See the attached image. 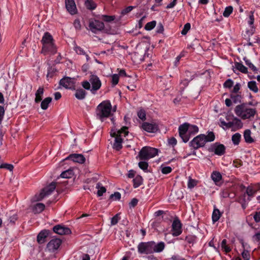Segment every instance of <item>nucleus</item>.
I'll return each mask as SVG.
<instances>
[{
    "mask_svg": "<svg viewBox=\"0 0 260 260\" xmlns=\"http://www.w3.org/2000/svg\"><path fill=\"white\" fill-rule=\"evenodd\" d=\"M245 194H244L242 197H240L238 200V202L241 204L242 207L243 209L246 208L248 202L250 200V198H248L246 200L245 199Z\"/></svg>",
    "mask_w": 260,
    "mask_h": 260,
    "instance_id": "nucleus-36",
    "label": "nucleus"
},
{
    "mask_svg": "<svg viewBox=\"0 0 260 260\" xmlns=\"http://www.w3.org/2000/svg\"><path fill=\"white\" fill-rule=\"evenodd\" d=\"M234 112L237 116L245 120L253 117L256 113V109L250 107V104L243 103L236 106Z\"/></svg>",
    "mask_w": 260,
    "mask_h": 260,
    "instance_id": "nucleus-2",
    "label": "nucleus"
},
{
    "mask_svg": "<svg viewBox=\"0 0 260 260\" xmlns=\"http://www.w3.org/2000/svg\"><path fill=\"white\" fill-rule=\"evenodd\" d=\"M222 249L226 253L229 252L231 250V248L226 245V240L223 239L221 243Z\"/></svg>",
    "mask_w": 260,
    "mask_h": 260,
    "instance_id": "nucleus-44",
    "label": "nucleus"
},
{
    "mask_svg": "<svg viewBox=\"0 0 260 260\" xmlns=\"http://www.w3.org/2000/svg\"><path fill=\"white\" fill-rule=\"evenodd\" d=\"M205 141L207 142H212L215 140V135L212 132L208 133L207 135H205Z\"/></svg>",
    "mask_w": 260,
    "mask_h": 260,
    "instance_id": "nucleus-43",
    "label": "nucleus"
},
{
    "mask_svg": "<svg viewBox=\"0 0 260 260\" xmlns=\"http://www.w3.org/2000/svg\"><path fill=\"white\" fill-rule=\"evenodd\" d=\"M178 131L179 136L184 143L187 142L190 138L193 136L191 135V133L189 132L186 124L180 125L179 127Z\"/></svg>",
    "mask_w": 260,
    "mask_h": 260,
    "instance_id": "nucleus-10",
    "label": "nucleus"
},
{
    "mask_svg": "<svg viewBox=\"0 0 260 260\" xmlns=\"http://www.w3.org/2000/svg\"><path fill=\"white\" fill-rule=\"evenodd\" d=\"M188 129L189 132L191 133V135L194 136L199 132V127L195 125L190 124L188 123H184Z\"/></svg>",
    "mask_w": 260,
    "mask_h": 260,
    "instance_id": "nucleus-26",
    "label": "nucleus"
},
{
    "mask_svg": "<svg viewBox=\"0 0 260 260\" xmlns=\"http://www.w3.org/2000/svg\"><path fill=\"white\" fill-rule=\"evenodd\" d=\"M119 220V214H116L111 219V225L112 226L116 224Z\"/></svg>",
    "mask_w": 260,
    "mask_h": 260,
    "instance_id": "nucleus-51",
    "label": "nucleus"
},
{
    "mask_svg": "<svg viewBox=\"0 0 260 260\" xmlns=\"http://www.w3.org/2000/svg\"><path fill=\"white\" fill-rule=\"evenodd\" d=\"M142 178L140 176H136L133 179L134 186L135 188L139 187L142 183Z\"/></svg>",
    "mask_w": 260,
    "mask_h": 260,
    "instance_id": "nucleus-42",
    "label": "nucleus"
},
{
    "mask_svg": "<svg viewBox=\"0 0 260 260\" xmlns=\"http://www.w3.org/2000/svg\"><path fill=\"white\" fill-rule=\"evenodd\" d=\"M233 81L231 79H229L225 81L223 84V86L225 88H230L233 86Z\"/></svg>",
    "mask_w": 260,
    "mask_h": 260,
    "instance_id": "nucleus-57",
    "label": "nucleus"
},
{
    "mask_svg": "<svg viewBox=\"0 0 260 260\" xmlns=\"http://www.w3.org/2000/svg\"><path fill=\"white\" fill-rule=\"evenodd\" d=\"M156 24V22L155 21H152L151 22H148L146 24L145 28L147 30H151L155 26Z\"/></svg>",
    "mask_w": 260,
    "mask_h": 260,
    "instance_id": "nucleus-47",
    "label": "nucleus"
},
{
    "mask_svg": "<svg viewBox=\"0 0 260 260\" xmlns=\"http://www.w3.org/2000/svg\"><path fill=\"white\" fill-rule=\"evenodd\" d=\"M251 131L249 129H246L244 132V138L245 142L247 143H251L254 142L253 139L251 136Z\"/></svg>",
    "mask_w": 260,
    "mask_h": 260,
    "instance_id": "nucleus-27",
    "label": "nucleus"
},
{
    "mask_svg": "<svg viewBox=\"0 0 260 260\" xmlns=\"http://www.w3.org/2000/svg\"><path fill=\"white\" fill-rule=\"evenodd\" d=\"M74 26L75 28H76V29H77V30H80L81 29V23H80V22L79 20L76 19L74 21Z\"/></svg>",
    "mask_w": 260,
    "mask_h": 260,
    "instance_id": "nucleus-62",
    "label": "nucleus"
},
{
    "mask_svg": "<svg viewBox=\"0 0 260 260\" xmlns=\"http://www.w3.org/2000/svg\"><path fill=\"white\" fill-rule=\"evenodd\" d=\"M128 134L127 131V127L126 126L122 127L118 131L112 130L111 132V136L115 137V140L113 144V147L114 149L119 150L122 148V139L121 137L122 136L125 137Z\"/></svg>",
    "mask_w": 260,
    "mask_h": 260,
    "instance_id": "nucleus-5",
    "label": "nucleus"
},
{
    "mask_svg": "<svg viewBox=\"0 0 260 260\" xmlns=\"http://www.w3.org/2000/svg\"><path fill=\"white\" fill-rule=\"evenodd\" d=\"M52 101V98L50 97H48L45 98L44 100H43L41 104V107L43 110H46L49 104Z\"/></svg>",
    "mask_w": 260,
    "mask_h": 260,
    "instance_id": "nucleus-34",
    "label": "nucleus"
},
{
    "mask_svg": "<svg viewBox=\"0 0 260 260\" xmlns=\"http://www.w3.org/2000/svg\"><path fill=\"white\" fill-rule=\"evenodd\" d=\"M158 150L157 149L150 147H143L139 153V157L141 160H147L157 155Z\"/></svg>",
    "mask_w": 260,
    "mask_h": 260,
    "instance_id": "nucleus-6",
    "label": "nucleus"
},
{
    "mask_svg": "<svg viewBox=\"0 0 260 260\" xmlns=\"http://www.w3.org/2000/svg\"><path fill=\"white\" fill-rule=\"evenodd\" d=\"M53 230L54 233L59 235H67L71 233L69 228L60 225L54 226Z\"/></svg>",
    "mask_w": 260,
    "mask_h": 260,
    "instance_id": "nucleus-19",
    "label": "nucleus"
},
{
    "mask_svg": "<svg viewBox=\"0 0 260 260\" xmlns=\"http://www.w3.org/2000/svg\"><path fill=\"white\" fill-rule=\"evenodd\" d=\"M85 5L86 7L89 10H94L96 7V4L92 0H86Z\"/></svg>",
    "mask_w": 260,
    "mask_h": 260,
    "instance_id": "nucleus-40",
    "label": "nucleus"
},
{
    "mask_svg": "<svg viewBox=\"0 0 260 260\" xmlns=\"http://www.w3.org/2000/svg\"><path fill=\"white\" fill-rule=\"evenodd\" d=\"M242 256L244 260H249L250 254L248 249H244L242 252Z\"/></svg>",
    "mask_w": 260,
    "mask_h": 260,
    "instance_id": "nucleus-50",
    "label": "nucleus"
},
{
    "mask_svg": "<svg viewBox=\"0 0 260 260\" xmlns=\"http://www.w3.org/2000/svg\"><path fill=\"white\" fill-rule=\"evenodd\" d=\"M220 122L223 126H225L226 128H231V124L230 121L226 122L223 119H220Z\"/></svg>",
    "mask_w": 260,
    "mask_h": 260,
    "instance_id": "nucleus-61",
    "label": "nucleus"
},
{
    "mask_svg": "<svg viewBox=\"0 0 260 260\" xmlns=\"http://www.w3.org/2000/svg\"><path fill=\"white\" fill-rule=\"evenodd\" d=\"M253 218H254V220L256 222H260V211L258 212H256V213L255 214V215L253 216Z\"/></svg>",
    "mask_w": 260,
    "mask_h": 260,
    "instance_id": "nucleus-64",
    "label": "nucleus"
},
{
    "mask_svg": "<svg viewBox=\"0 0 260 260\" xmlns=\"http://www.w3.org/2000/svg\"><path fill=\"white\" fill-rule=\"evenodd\" d=\"M193 79V78L190 77L189 78H185L180 82L181 85L183 86V88H185L188 84L189 82Z\"/></svg>",
    "mask_w": 260,
    "mask_h": 260,
    "instance_id": "nucleus-55",
    "label": "nucleus"
},
{
    "mask_svg": "<svg viewBox=\"0 0 260 260\" xmlns=\"http://www.w3.org/2000/svg\"><path fill=\"white\" fill-rule=\"evenodd\" d=\"M172 232L174 236H178L181 234V223L179 219L174 220L172 225Z\"/></svg>",
    "mask_w": 260,
    "mask_h": 260,
    "instance_id": "nucleus-16",
    "label": "nucleus"
},
{
    "mask_svg": "<svg viewBox=\"0 0 260 260\" xmlns=\"http://www.w3.org/2000/svg\"><path fill=\"white\" fill-rule=\"evenodd\" d=\"M232 117H233V120L232 121H230V123L231 124V128H241L243 124L241 120L234 117V116H232Z\"/></svg>",
    "mask_w": 260,
    "mask_h": 260,
    "instance_id": "nucleus-24",
    "label": "nucleus"
},
{
    "mask_svg": "<svg viewBox=\"0 0 260 260\" xmlns=\"http://www.w3.org/2000/svg\"><path fill=\"white\" fill-rule=\"evenodd\" d=\"M74 50L77 54H79L84 55L85 54V51L82 48L78 46H75L74 47Z\"/></svg>",
    "mask_w": 260,
    "mask_h": 260,
    "instance_id": "nucleus-59",
    "label": "nucleus"
},
{
    "mask_svg": "<svg viewBox=\"0 0 260 260\" xmlns=\"http://www.w3.org/2000/svg\"><path fill=\"white\" fill-rule=\"evenodd\" d=\"M73 176V171L72 170H66L60 174V177L63 178H70Z\"/></svg>",
    "mask_w": 260,
    "mask_h": 260,
    "instance_id": "nucleus-41",
    "label": "nucleus"
},
{
    "mask_svg": "<svg viewBox=\"0 0 260 260\" xmlns=\"http://www.w3.org/2000/svg\"><path fill=\"white\" fill-rule=\"evenodd\" d=\"M105 25L104 23L96 19L89 20L88 29L94 34H97L104 29Z\"/></svg>",
    "mask_w": 260,
    "mask_h": 260,
    "instance_id": "nucleus-8",
    "label": "nucleus"
},
{
    "mask_svg": "<svg viewBox=\"0 0 260 260\" xmlns=\"http://www.w3.org/2000/svg\"><path fill=\"white\" fill-rule=\"evenodd\" d=\"M138 252L141 254H151L153 253L151 241L141 242L138 246Z\"/></svg>",
    "mask_w": 260,
    "mask_h": 260,
    "instance_id": "nucleus-11",
    "label": "nucleus"
},
{
    "mask_svg": "<svg viewBox=\"0 0 260 260\" xmlns=\"http://www.w3.org/2000/svg\"><path fill=\"white\" fill-rule=\"evenodd\" d=\"M211 178L216 185H218L222 179V175L218 171H213L211 174Z\"/></svg>",
    "mask_w": 260,
    "mask_h": 260,
    "instance_id": "nucleus-23",
    "label": "nucleus"
},
{
    "mask_svg": "<svg viewBox=\"0 0 260 260\" xmlns=\"http://www.w3.org/2000/svg\"><path fill=\"white\" fill-rule=\"evenodd\" d=\"M66 7L68 11L71 14L76 12V7L74 0H66Z\"/></svg>",
    "mask_w": 260,
    "mask_h": 260,
    "instance_id": "nucleus-20",
    "label": "nucleus"
},
{
    "mask_svg": "<svg viewBox=\"0 0 260 260\" xmlns=\"http://www.w3.org/2000/svg\"><path fill=\"white\" fill-rule=\"evenodd\" d=\"M225 148L223 144L215 143L210 148V150L215 154L222 155L225 152Z\"/></svg>",
    "mask_w": 260,
    "mask_h": 260,
    "instance_id": "nucleus-17",
    "label": "nucleus"
},
{
    "mask_svg": "<svg viewBox=\"0 0 260 260\" xmlns=\"http://www.w3.org/2000/svg\"><path fill=\"white\" fill-rule=\"evenodd\" d=\"M119 77L118 74H115L112 76V84L113 86L117 85L119 82Z\"/></svg>",
    "mask_w": 260,
    "mask_h": 260,
    "instance_id": "nucleus-53",
    "label": "nucleus"
},
{
    "mask_svg": "<svg viewBox=\"0 0 260 260\" xmlns=\"http://www.w3.org/2000/svg\"><path fill=\"white\" fill-rule=\"evenodd\" d=\"M45 208V205L43 203H37L33 207V212L35 213H39L42 212Z\"/></svg>",
    "mask_w": 260,
    "mask_h": 260,
    "instance_id": "nucleus-30",
    "label": "nucleus"
},
{
    "mask_svg": "<svg viewBox=\"0 0 260 260\" xmlns=\"http://www.w3.org/2000/svg\"><path fill=\"white\" fill-rule=\"evenodd\" d=\"M160 170L161 173L164 174H168L171 173L172 171V169L171 167L166 166L164 164H162L160 166Z\"/></svg>",
    "mask_w": 260,
    "mask_h": 260,
    "instance_id": "nucleus-39",
    "label": "nucleus"
},
{
    "mask_svg": "<svg viewBox=\"0 0 260 260\" xmlns=\"http://www.w3.org/2000/svg\"><path fill=\"white\" fill-rule=\"evenodd\" d=\"M102 83L99 78L95 75L90 76L89 81H84L82 82V87L86 90L91 91L92 94H95L101 88Z\"/></svg>",
    "mask_w": 260,
    "mask_h": 260,
    "instance_id": "nucleus-4",
    "label": "nucleus"
},
{
    "mask_svg": "<svg viewBox=\"0 0 260 260\" xmlns=\"http://www.w3.org/2000/svg\"><path fill=\"white\" fill-rule=\"evenodd\" d=\"M233 8L232 6H229L225 8L223 13V16L225 17H228L233 12Z\"/></svg>",
    "mask_w": 260,
    "mask_h": 260,
    "instance_id": "nucleus-46",
    "label": "nucleus"
},
{
    "mask_svg": "<svg viewBox=\"0 0 260 260\" xmlns=\"http://www.w3.org/2000/svg\"><path fill=\"white\" fill-rule=\"evenodd\" d=\"M141 127L144 131L148 133H154L158 130V124L154 122H144L142 124Z\"/></svg>",
    "mask_w": 260,
    "mask_h": 260,
    "instance_id": "nucleus-13",
    "label": "nucleus"
},
{
    "mask_svg": "<svg viewBox=\"0 0 260 260\" xmlns=\"http://www.w3.org/2000/svg\"><path fill=\"white\" fill-rule=\"evenodd\" d=\"M66 159H70L75 162L83 164L85 161V158L81 154H72L68 156Z\"/></svg>",
    "mask_w": 260,
    "mask_h": 260,
    "instance_id": "nucleus-18",
    "label": "nucleus"
},
{
    "mask_svg": "<svg viewBox=\"0 0 260 260\" xmlns=\"http://www.w3.org/2000/svg\"><path fill=\"white\" fill-rule=\"evenodd\" d=\"M44 93V88L43 87H40L37 90L35 95L36 98L35 101L36 103H39L42 100V96Z\"/></svg>",
    "mask_w": 260,
    "mask_h": 260,
    "instance_id": "nucleus-25",
    "label": "nucleus"
},
{
    "mask_svg": "<svg viewBox=\"0 0 260 260\" xmlns=\"http://www.w3.org/2000/svg\"><path fill=\"white\" fill-rule=\"evenodd\" d=\"M241 138V135L239 133H236L232 137V141L233 144L237 145L239 144Z\"/></svg>",
    "mask_w": 260,
    "mask_h": 260,
    "instance_id": "nucleus-37",
    "label": "nucleus"
},
{
    "mask_svg": "<svg viewBox=\"0 0 260 260\" xmlns=\"http://www.w3.org/2000/svg\"><path fill=\"white\" fill-rule=\"evenodd\" d=\"M42 44V53L44 54H54L57 48L52 36L48 32L44 33L41 40Z\"/></svg>",
    "mask_w": 260,
    "mask_h": 260,
    "instance_id": "nucleus-1",
    "label": "nucleus"
},
{
    "mask_svg": "<svg viewBox=\"0 0 260 260\" xmlns=\"http://www.w3.org/2000/svg\"><path fill=\"white\" fill-rule=\"evenodd\" d=\"M220 213L218 209H214L212 213V221L214 223L216 221H217L220 217Z\"/></svg>",
    "mask_w": 260,
    "mask_h": 260,
    "instance_id": "nucleus-38",
    "label": "nucleus"
},
{
    "mask_svg": "<svg viewBox=\"0 0 260 260\" xmlns=\"http://www.w3.org/2000/svg\"><path fill=\"white\" fill-rule=\"evenodd\" d=\"M137 115L140 119H141L142 120L145 119L146 113L144 110H142V109L140 110L137 113Z\"/></svg>",
    "mask_w": 260,
    "mask_h": 260,
    "instance_id": "nucleus-58",
    "label": "nucleus"
},
{
    "mask_svg": "<svg viewBox=\"0 0 260 260\" xmlns=\"http://www.w3.org/2000/svg\"><path fill=\"white\" fill-rule=\"evenodd\" d=\"M234 69L243 73H247V69L242 63L236 62L235 63Z\"/></svg>",
    "mask_w": 260,
    "mask_h": 260,
    "instance_id": "nucleus-28",
    "label": "nucleus"
},
{
    "mask_svg": "<svg viewBox=\"0 0 260 260\" xmlns=\"http://www.w3.org/2000/svg\"><path fill=\"white\" fill-rule=\"evenodd\" d=\"M61 242L62 241L60 239H52L47 244V248L49 251L54 252L58 249Z\"/></svg>",
    "mask_w": 260,
    "mask_h": 260,
    "instance_id": "nucleus-14",
    "label": "nucleus"
},
{
    "mask_svg": "<svg viewBox=\"0 0 260 260\" xmlns=\"http://www.w3.org/2000/svg\"><path fill=\"white\" fill-rule=\"evenodd\" d=\"M258 186H249L246 189V194L249 196V198L252 197L255 192L257 191Z\"/></svg>",
    "mask_w": 260,
    "mask_h": 260,
    "instance_id": "nucleus-33",
    "label": "nucleus"
},
{
    "mask_svg": "<svg viewBox=\"0 0 260 260\" xmlns=\"http://www.w3.org/2000/svg\"><path fill=\"white\" fill-rule=\"evenodd\" d=\"M96 188L98 189V196L100 197L103 196V193L106 191L105 187L100 182L96 184Z\"/></svg>",
    "mask_w": 260,
    "mask_h": 260,
    "instance_id": "nucleus-35",
    "label": "nucleus"
},
{
    "mask_svg": "<svg viewBox=\"0 0 260 260\" xmlns=\"http://www.w3.org/2000/svg\"><path fill=\"white\" fill-rule=\"evenodd\" d=\"M114 17L112 16H107V15H102V18L105 21L107 22H111L114 19Z\"/></svg>",
    "mask_w": 260,
    "mask_h": 260,
    "instance_id": "nucleus-60",
    "label": "nucleus"
},
{
    "mask_svg": "<svg viewBox=\"0 0 260 260\" xmlns=\"http://www.w3.org/2000/svg\"><path fill=\"white\" fill-rule=\"evenodd\" d=\"M55 183L52 182L48 186L44 188L39 193L36 194L32 198V201L34 202H37L43 200L44 198L51 194L55 189Z\"/></svg>",
    "mask_w": 260,
    "mask_h": 260,
    "instance_id": "nucleus-7",
    "label": "nucleus"
},
{
    "mask_svg": "<svg viewBox=\"0 0 260 260\" xmlns=\"http://www.w3.org/2000/svg\"><path fill=\"white\" fill-rule=\"evenodd\" d=\"M1 169H5L10 171H12L14 168V167L12 165L9 164H2L0 165Z\"/></svg>",
    "mask_w": 260,
    "mask_h": 260,
    "instance_id": "nucleus-52",
    "label": "nucleus"
},
{
    "mask_svg": "<svg viewBox=\"0 0 260 260\" xmlns=\"http://www.w3.org/2000/svg\"><path fill=\"white\" fill-rule=\"evenodd\" d=\"M231 99L232 100L233 103L236 104L241 103L242 96L241 93H231Z\"/></svg>",
    "mask_w": 260,
    "mask_h": 260,
    "instance_id": "nucleus-31",
    "label": "nucleus"
},
{
    "mask_svg": "<svg viewBox=\"0 0 260 260\" xmlns=\"http://www.w3.org/2000/svg\"><path fill=\"white\" fill-rule=\"evenodd\" d=\"M49 231L44 230L41 231L37 236V241L40 244H42L45 242L46 238L49 234Z\"/></svg>",
    "mask_w": 260,
    "mask_h": 260,
    "instance_id": "nucleus-22",
    "label": "nucleus"
},
{
    "mask_svg": "<svg viewBox=\"0 0 260 260\" xmlns=\"http://www.w3.org/2000/svg\"><path fill=\"white\" fill-rule=\"evenodd\" d=\"M197 185V181L189 177L187 182V186L189 188L191 189Z\"/></svg>",
    "mask_w": 260,
    "mask_h": 260,
    "instance_id": "nucleus-45",
    "label": "nucleus"
},
{
    "mask_svg": "<svg viewBox=\"0 0 260 260\" xmlns=\"http://www.w3.org/2000/svg\"><path fill=\"white\" fill-rule=\"evenodd\" d=\"M76 80L75 78L66 77L60 80V85L67 89H75Z\"/></svg>",
    "mask_w": 260,
    "mask_h": 260,
    "instance_id": "nucleus-12",
    "label": "nucleus"
},
{
    "mask_svg": "<svg viewBox=\"0 0 260 260\" xmlns=\"http://www.w3.org/2000/svg\"><path fill=\"white\" fill-rule=\"evenodd\" d=\"M247 86L249 89L254 93H257L258 91V88L255 81H251L248 82Z\"/></svg>",
    "mask_w": 260,
    "mask_h": 260,
    "instance_id": "nucleus-32",
    "label": "nucleus"
},
{
    "mask_svg": "<svg viewBox=\"0 0 260 260\" xmlns=\"http://www.w3.org/2000/svg\"><path fill=\"white\" fill-rule=\"evenodd\" d=\"M138 166L140 169L143 170L144 171L146 172L147 171L148 164L145 161H140L138 164Z\"/></svg>",
    "mask_w": 260,
    "mask_h": 260,
    "instance_id": "nucleus-49",
    "label": "nucleus"
},
{
    "mask_svg": "<svg viewBox=\"0 0 260 260\" xmlns=\"http://www.w3.org/2000/svg\"><path fill=\"white\" fill-rule=\"evenodd\" d=\"M245 62L247 66L249 67L253 71L256 72L257 71V68L252 63V62L246 58H244Z\"/></svg>",
    "mask_w": 260,
    "mask_h": 260,
    "instance_id": "nucleus-48",
    "label": "nucleus"
},
{
    "mask_svg": "<svg viewBox=\"0 0 260 260\" xmlns=\"http://www.w3.org/2000/svg\"><path fill=\"white\" fill-rule=\"evenodd\" d=\"M240 87H241V85L239 83H237L234 86V88L233 89H232V90L231 91V93H241L240 92H239V90L240 89Z\"/></svg>",
    "mask_w": 260,
    "mask_h": 260,
    "instance_id": "nucleus-56",
    "label": "nucleus"
},
{
    "mask_svg": "<svg viewBox=\"0 0 260 260\" xmlns=\"http://www.w3.org/2000/svg\"><path fill=\"white\" fill-rule=\"evenodd\" d=\"M112 112V105L108 100L104 101L97 107L96 114L97 117L101 121L110 116Z\"/></svg>",
    "mask_w": 260,
    "mask_h": 260,
    "instance_id": "nucleus-3",
    "label": "nucleus"
},
{
    "mask_svg": "<svg viewBox=\"0 0 260 260\" xmlns=\"http://www.w3.org/2000/svg\"><path fill=\"white\" fill-rule=\"evenodd\" d=\"M135 8L134 6H128L122 11V14L125 15L130 12Z\"/></svg>",
    "mask_w": 260,
    "mask_h": 260,
    "instance_id": "nucleus-63",
    "label": "nucleus"
},
{
    "mask_svg": "<svg viewBox=\"0 0 260 260\" xmlns=\"http://www.w3.org/2000/svg\"><path fill=\"white\" fill-rule=\"evenodd\" d=\"M86 92L83 89H77L75 93V97L78 100H83L85 98Z\"/></svg>",
    "mask_w": 260,
    "mask_h": 260,
    "instance_id": "nucleus-29",
    "label": "nucleus"
},
{
    "mask_svg": "<svg viewBox=\"0 0 260 260\" xmlns=\"http://www.w3.org/2000/svg\"><path fill=\"white\" fill-rule=\"evenodd\" d=\"M254 21V12L250 11L248 13V18H247V22L250 27V29L246 31V33L248 36H252L254 32L255 28L253 26Z\"/></svg>",
    "mask_w": 260,
    "mask_h": 260,
    "instance_id": "nucleus-15",
    "label": "nucleus"
},
{
    "mask_svg": "<svg viewBox=\"0 0 260 260\" xmlns=\"http://www.w3.org/2000/svg\"><path fill=\"white\" fill-rule=\"evenodd\" d=\"M205 135L201 134L194 138L189 143L190 147L194 149L204 146L206 144Z\"/></svg>",
    "mask_w": 260,
    "mask_h": 260,
    "instance_id": "nucleus-9",
    "label": "nucleus"
},
{
    "mask_svg": "<svg viewBox=\"0 0 260 260\" xmlns=\"http://www.w3.org/2000/svg\"><path fill=\"white\" fill-rule=\"evenodd\" d=\"M151 244L152 247V251L154 252H160L165 248V243L163 242H160L158 243H156L153 241H151Z\"/></svg>",
    "mask_w": 260,
    "mask_h": 260,
    "instance_id": "nucleus-21",
    "label": "nucleus"
},
{
    "mask_svg": "<svg viewBox=\"0 0 260 260\" xmlns=\"http://www.w3.org/2000/svg\"><path fill=\"white\" fill-rule=\"evenodd\" d=\"M190 27H191V26H190V24L189 23H186L184 25L183 28L182 29V30L181 31V34L182 35H185L186 34H187L188 31L190 30Z\"/></svg>",
    "mask_w": 260,
    "mask_h": 260,
    "instance_id": "nucleus-54",
    "label": "nucleus"
}]
</instances>
